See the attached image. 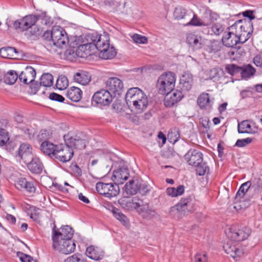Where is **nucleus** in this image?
I'll use <instances>...</instances> for the list:
<instances>
[{
	"instance_id": "f257e3e1",
	"label": "nucleus",
	"mask_w": 262,
	"mask_h": 262,
	"mask_svg": "<svg viewBox=\"0 0 262 262\" xmlns=\"http://www.w3.org/2000/svg\"><path fill=\"white\" fill-rule=\"evenodd\" d=\"M126 103L135 110L136 113H141L148 105V99L146 94L138 88L129 89L125 95Z\"/></svg>"
},
{
	"instance_id": "f03ea898",
	"label": "nucleus",
	"mask_w": 262,
	"mask_h": 262,
	"mask_svg": "<svg viewBox=\"0 0 262 262\" xmlns=\"http://www.w3.org/2000/svg\"><path fill=\"white\" fill-rule=\"evenodd\" d=\"M255 18L246 17L236 21L228 28L229 30L235 32V35L239 37L238 39L241 40V43L245 42L251 37L253 31L252 20Z\"/></svg>"
},
{
	"instance_id": "7ed1b4c3",
	"label": "nucleus",
	"mask_w": 262,
	"mask_h": 262,
	"mask_svg": "<svg viewBox=\"0 0 262 262\" xmlns=\"http://www.w3.org/2000/svg\"><path fill=\"white\" fill-rule=\"evenodd\" d=\"M193 202L190 196L182 198L176 205L170 208V215L175 219L182 218L193 210Z\"/></svg>"
},
{
	"instance_id": "20e7f679",
	"label": "nucleus",
	"mask_w": 262,
	"mask_h": 262,
	"mask_svg": "<svg viewBox=\"0 0 262 262\" xmlns=\"http://www.w3.org/2000/svg\"><path fill=\"white\" fill-rule=\"evenodd\" d=\"M176 75L172 72H165L160 76L157 83L159 94L165 95L172 91L175 86Z\"/></svg>"
},
{
	"instance_id": "39448f33",
	"label": "nucleus",
	"mask_w": 262,
	"mask_h": 262,
	"mask_svg": "<svg viewBox=\"0 0 262 262\" xmlns=\"http://www.w3.org/2000/svg\"><path fill=\"white\" fill-rule=\"evenodd\" d=\"M87 40L91 41V43L94 46V50L97 49L100 52L104 50V48L110 45V36L108 34L104 33L99 34L97 33H93L87 36Z\"/></svg>"
},
{
	"instance_id": "423d86ee",
	"label": "nucleus",
	"mask_w": 262,
	"mask_h": 262,
	"mask_svg": "<svg viewBox=\"0 0 262 262\" xmlns=\"http://www.w3.org/2000/svg\"><path fill=\"white\" fill-rule=\"evenodd\" d=\"M50 36L53 44L58 48H61L69 40L66 31L60 26H54L52 29Z\"/></svg>"
},
{
	"instance_id": "0eeeda50",
	"label": "nucleus",
	"mask_w": 262,
	"mask_h": 262,
	"mask_svg": "<svg viewBox=\"0 0 262 262\" xmlns=\"http://www.w3.org/2000/svg\"><path fill=\"white\" fill-rule=\"evenodd\" d=\"M96 188L99 193L107 198L116 196L120 191L118 185L115 182L114 184L98 182L96 184Z\"/></svg>"
},
{
	"instance_id": "6e6552de",
	"label": "nucleus",
	"mask_w": 262,
	"mask_h": 262,
	"mask_svg": "<svg viewBox=\"0 0 262 262\" xmlns=\"http://www.w3.org/2000/svg\"><path fill=\"white\" fill-rule=\"evenodd\" d=\"M52 247L54 250L59 252L65 254H69L74 251L76 245L72 239L57 241V238L54 237Z\"/></svg>"
},
{
	"instance_id": "1a4fd4ad",
	"label": "nucleus",
	"mask_w": 262,
	"mask_h": 262,
	"mask_svg": "<svg viewBox=\"0 0 262 262\" xmlns=\"http://www.w3.org/2000/svg\"><path fill=\"white\" fill-rule=\"evenodd\" d=\"M114 96L106 89H101L95 92L92 97V101L100 106H108L113 101Z\"/></svg>"
},
{
	"instance_id": "9d476101",
	"label": "nucleus",
	"mask_w": 262,
	"mask_h": 262,
	"mask_svg": "<svg viewBox=\"0 0 262 262\" xmlns=\"http://www.w3.org/2000/svg\"><path fill=\"white\" fill-rule=\"evenodd\" d=\"M73 149L67 145H60L56 147L53 158L56 159L62 162L69 161L73 156Z\"/></svg>"
},
{
	"instance_id": "9b49d317",
	"label": "nucleus",
	"mask_w": 262,
	"mask_h": 262,
	"mask_svg": "<svg viewBox=\"0 0 262 262\" xmlns=\"http://www.w3.org/2000/svg\"><path fill=\"white\" fill-rule=\"evenodd\" d=\"M64 140L67 145L72 149H83L85 147L86 141L77 135H72L68 133L64 136Z\"/></svg>"
},
{
	"instance_id": "f8f14e48",
	"label": "nucleus",
	"mask_w": 262,
	"mask_h": 262,
	"mask_svg": "<svg viewBox=\"0 0 262 262\" xmlns=\"http://www.w3.org/2000/svg\"><path fill=\"white\" fill-rule=\"evenodd\" d=\"M106 88L113 94L114 97L120 95L123 91V82L116 77H111L105 82Z\"/></svg>"
},
{
	"instance_id": "ddd939ff",
	"label": "nucleus",
	"mask_w": 262,
	"mask_h": 262,
	"mask_svg": "<svg viewBox=\"0 0 262 262\" xmlns=\"http://www.w3.org/2000/svg\"><path fill=\"white\" fill-rule=\"evenodd\" d=\"M184 159L189 165L196 166L203 161V154L199 150L191 148L185 155Z\"/></svg>"
},
{
	"instance_id": "4468645a",
	"label": "nucleus",
	"mask_w": 262,
	"mask_h": 262,
	"mask_svg": "<svg viewBox=\"0 0 262 262\" xmlns=\"http://www.w3.org/2000/svg\"><path fill=\"white\" fill-rule=\"evenodd\" d=\"M74 234V230L69 226L66 225L60 228L59 231L53 230L52 238L54 241V237L57 238V241L72 239Z\"/></svg>"
},
{
	"instance_id": "2eb2a0df",
	"label": "nucleus",
	"mask_w": 262,
	"mask_h": 262,
	"mask_svg": "<svg viewBox=\"0 0 262 262\" xmlns=\"http://www.w3.org/2000/svg\"><path fill=\"white\" fill-rule=\"evenodd\" d=\"M166 96L164 99V104L166 107H171L179 102L183 97L181 91L174 89L165 94Z\"/></svg>"
},
{
	"instance_id": "dca6fc26",
	"label": "nucleus",
	"mask_w": 262,
	"mask_h": 262,
	"mask_svg": "<svg viewBox=\"0 0 262 262\" xmlns=\"http://www.w3.org/2000/svg\"><path fill=\"white\" fill-rule=\"evenodd\" d=\"M36 77V72L34 69L30 66H27L19 74L18 78L19 80L25 84L31 83Z\"/></svg>"
},
{
	"instance_id": "f3484780",
	"label": "nucleus",
	"mask_w": 262,
	"mask_h": 262,
	"mask_svg": "<svg viewBox=\"0 0 262 262\" xmlns=\"http://www.w3.org/2000/svg\"><path fill=\"white\" fill-rule=\"evenodd\" d=\"M129 176L128 168L121 167L114 171L112 179L118 185L122 184L128 178Z\"/></svg>"
},
{
	"instance_id": "a211bd4d",
	"label": "nucleus",
	"mask_w": 262,
	"mask_h": 262,
	"mask_svg": "<svg viewBox=\"0 0 262 262\" xmlns=\"http://www.w3.org/2000/svg\"><path fill=\"white\" fill-rule=\"evenodd\" d=\"M38 17H21L14 21L13 27L16 29L26 30L34 25Z\"/></svg>"
},
{
	"instance_id": "6ab92c4d",
	"label": "nucleus",
	"mask_w": 262,
	"mask_h": 262,
	"mask_svg": "<svg viewBox=\"0 0 262 262\" xmlns=\"http://www.w3.org/2000/svg\"><path fill=\"white\" fill-rule=\"evenodd\" d=\"M53 83V76L51 74L45 73L40 77L39 84L37 83L32 84L30 85V88L32 89V91L35 93L38 90L41 85L45 87H50L52 85Z\"/></svg>"
},
{
	"instance_id": "aec40b11",
	"label": "nucleus",
	"mask_w": 262,
	"mask_h": 262,
	"mask_svg": "<svg viewBox=\"0 0 262 262\" xmlns=\"http://www.w3.org/2000/svg\"><path fill=\"white\" fill-rule=\"evenodd\" d=\"M239 37L235 35L234 31L225 32L222 37L223 43L227 47H233L236 46L237 43H241V40L238 39Z\"/></svg>"
},
{
	"instance_id": "412c9836",
	"label": "nucleus",
	"mask_w": 262,
	"mask_h": 262,
	"mask_svg": "<svg viewBox=\"0 0 262 262\" xmlns=\"http://www.w3.org/2000/svg\"><path fill=\"white\" fill-rule=\"evenodd\" d=\"M138 199V197L123 196L118 202L122 208L128 210H132L136 208L137 205H139V203H137Z\"/></svg>"
},
{
	"instance_id": "4be33fe9",
	"label": "nucleus",
	"mask_w": 262,
	"mask_h": 262,
	"mask_svg": "<svg viewBox=\"0 0 262 262\" xmlns=\"http://www.w3.org/2000/svg\"><path fill=\"white\" fill-rule=\"evenodd\" d=\"M223 248L225 252L234 259L237 257H241L244 254L243 250L236 247L234 243L232 241L227 242L223 246Z\"/></svg>"
},
{
	"instance_id": "5701e85b",
	"label": "nucleus",
	"mask_w": 262,
	"mask_h": 262,
	"mask_svg": "<svg viewBox=\"0 0 262 262\" xmlns=\"http://www.w3.org/2000/svg\"><path fill=\"white\" fill-rule=\"evenodd\" d=\"M141 180L138 179L130 180L128 183L125 184L124 190L127 194L133 195L141 189Z\"/></svg>"
},
{
	"instance_id": "b1692460",
	"label": "nucleus",
	"mask_w": 262,
	"mask_h": 262,
	"mask_svg": "<svg viewBox=\"0 0 262 262\" xmlns=\"http://www.w3.org/2000/svg\"><path fill=\"white\" fill-rule=\"evenodd\" d=\"M76 50L78 57L85 58L94 53V46L90 42L79 46Z\"/></svg>"
},
{
	"instance_id": "393cba45",
	"label": "nucleus",
	"mask_w": 262,
	"mask_h": 262,
	"mask_svg": "<svg viewBox=\"0 0 262 262\" xmlns=\"http://www.w3.org/2000/svg\"><path fill=\"white\" fill-rule=\"evenodd\" d=\"M251 233V230L247 227H244L242 229L236 231H231L229 236L233 241H242L247 238Z\"/></svg>"
},
{
	"instance_id": "a878e982",
	"label": "nucleus",
	"mask_w": 262,
	"mask_h": 262,
	"mask_svg": "<svg viewBox=\"0 0 262 262\" xmlns=\"http://www.w3.org/2000/svg\"><path fill=\"white\" fill-rule=\"evenodd\" d=\"M197 103L202 110L210 111L212 108L213 101L208 93H203L198 98Z\"/></svg>"
},
{
	"instance_id": "bb28decb",
	"label": "nucleus",
	"mask_w": 262,
	"mask_h": 262,
	"mask_svg": "<svg viewBox=\"0 0 262 262\" xmlns=\"http://www.w3.org/2000/svg\"><path fill=\"white\" fill-rule=\"evenodd\" d=\"M16 188L21 191L26 190L29 192H34L35 191V187L33 183L28 182L25 178L18 179L15 183Z\"/></svg>"
},
{
	"instance_id": "cd10ccee",
	"label": "nucleus",
	"mask_w": 262,
	"mask_h": 262,
	"mask_svg": "<svg viewBox=\"0 0 262 262\" xmlns=\"http://www.w3.org/2000/svg\"><path fill=\"white\" fill-rule=\"evenodd\" d=\"M86 255L91 259L98 260L103 257V253L98 247L90 246L87 247L85 251Z\"/></svg>"
},
{
	"instance_id": "c85d7f7f",
	"label": "nucleus",
	"mask_w": 262,
	"mask_h": 262,
	"mask_svg": "<svg viewBox=\"0 0 262 262\" xmlns=\"http://www.w3.org/2000/svg\"><path fill=\"white\" fill-rule=\"evenodd\" d=\"M82 92L78 88L71 87L67 92L66 96L73 102H78L82 98Z\"/></svg>"
},
{
	"instance_id": "c756f323",
	"label": "nucleus",
	"mask_w": 262,
	"mask_h": 262,
	"mask_svg": "<svg viewBox=\"0 0 262 262\" xmlns=\"http://www.w3.org/2000/svg\"><path fill=\"white\" fill-rule=\"evenodd\" d=\"M57 146L52 142L45 141L41 144L40 149L43 153L53 158Z\"/></svg>"
},
{
	"instance_id": "7c9ffc66",
	"label": "nucleus",
	"mask_w": 262,
	"mask_h": 262,
	"mask_svg": "<svg viewBox=\"0 0 262 262\" xmlns=\"http://www.w3.org/2000/svg\"><path fill=\"white\" fill-rule=\"evenodd\" d=\"M27 166L32 173L36 174L41 173L43 169V165L38 158H33Z\"/></svg>"
},
{
	"instance_id": "2f4dec72",
	"label": "nucleus",
	"mask_w": 262,
	"mask_h": 262,
	"mask_svg": "<svg viewBox=\"0 0 262 262\" xmlns=\"http://www.w3.org/2000/svg\"><path fill=\"white\" fill-rule=\"evenodd\" d=\"M74 80L81 85H86L91 80V76L86 72L76 73L73 77Z\"/></svg>"
},
{
	"instance_id": "473e14b6",
	"label": "nucleus",
	"mask_w": 262,
	"mask_h": 262,
	"mask_svg": "<svg viewBox=\"0 0 262 262\" xmlns=\"http://www.w3.org/2000/svg\"><path fill=\"white\" fill-rule=\"evenodd\" d=\"M32 148L27 143H23L20 145L18 155L19 157L25 161L29 156H31Z\"/></svg>"
},
{
	"instance_id": "72a5a7b5",
	"label": "nucleus",
	"mask_w": 262,
	"mask_h": 262,
	"mask_svg": "<svg viewBox=\"0 0 262 262\" xmlns=\"http://www.w3.org/2000/svg\"><path fill=\"white\" fill-rule=\"evenodd\" d=\"M201 38L193 33H189L186 35V42L196 49L201 48Z\"/></svg>"
},
{
	"instance_id": "f704fd0d",
	"label": "nucleus",
	"mask_w": 262,
	"mask_h": 262,
	"mask_svg": "<svg viewBox=\"0 0 262 262\" xmlns=\"http://www.w3.org/2000/svg\"><path fill=\"white\" fill-rule=\"evenodd\" d=\"M117 52L114 47L108 45V47L104 48V50L100 52L99 56L103 59H110L116 56Z\"/></svg>"
},
{
	"instance_id": "c9c22d12",
	"label": "nucleus",
	"mask_w": 262,
	"mask_h": 262,
	"mask_svg": "<svg viewBox=\"0 0 262 262\" xmlns=\"http://www.w3.org/2000/svg\"><path fill=\"white\" fill-rule=\"evenodd\" d=\"M137 203H139V205H137L134 209L136 210L143 217H147V215L150 214L151 211L149 208L148 205L147 204H144L143 201L139 198Z\"/></svg>"
},
{
	"instance_id": "e433bc0d",
	"label": "nucleus",
	"mask_w": 262,
	"mask_h": 262,
	"mask_svg": "<svg viewBox=\"0 0 262 262\" xmlns=\"http://www.w3.org/2000/svg\"><path fill=\"white\" fill-rule=\"evenodd\" d=\"M112 212L114 216L118 220H119L123 225L125 227L129 226V221L121 210L117 208H113L112 210Z\"/></svg>"
},
{
	"instance_id": "4c0bfd02",
	"label": "nucleus",
	"mask_w": 262,
	"mask_h": 262,
	"mask_svg": "<svg viewBox=\"0 0 262 262\" xmlns=\"http://www.w3.org/2000/svg\"><path fill=\"white\" fill-rule=\"evenodd\" d=\"M192 75L189 74L183 75L180 79V84L182 85V89L184 91H189L192 88Z\"/></svg>"
},
{
	"instance_id": "58836bf2",
	"label": "nucleus",
	"mask_w": 262,
	"mask_h": 262,
	"mask_svg": "<svg viewBox=\"0 0 262 262\" xmlns=\"http://www.w3.org/2000/svg\"><path fill=\"white\" fill-rule=\"evenodd\" d=\"M185 191V187L184 185H181L177 188L168 187L166 189V193L171 198L177 197L182 195Z\"/></svg>"
},
{
	"instance_id": "ea45409f",
	"label": "nucleus",
	"mask_w": 262,
	"mask_h": 262,
	"mask_svg": "<svg viewBox=\"0 0 262 262\" xmlns=\"http://www.w3.org/2000/svg\"><path fill=\"white\" fill-rule=\"evenodd\" d=\"M222 47L221 43L218 40H213L205 47V50L209 53H215Z\"/></svg>"
},
{
	"instance_id": "a19ab883",
	"label": "nucleus",
	"mask_w": 262,
	"mask_h": 262,
	"mask_svg": "<svg viewBox=\"0 0 262 262\" xmlns=\"http://www.w3.org/2000/svg\"><path fill=\"white\" fill-rule=\"evenodd\" d=\"M18 78V75L15 71H10L5 74L4 82L8 84H14Z\"/></svg>"
},
{
	"instance_id": "79ce46f5",
	"label": "nucleus",
	"mask_w": 262,
	"mask_h": 262,
	"mask_svg": "<svg viewBox=\"0 0 262 262\" xmlns=\"http://www.w3.org/2000/svg\"><path fill=\"white\" fill-rule=\"evenodd\" d=\"M255 72V69L251 64H249L242 68L241 75L243 78H248L254 75Z\"/></svg>"
},
{
	"instance_id": "37998d69",
	"label": "nucleus",
	"mask_w": 262,
	"mask_h": 262,
	"mask_svg": "<svg viewBox=\"0 0 262 262\" xmlns=\"http://www.w3.org/2000/svg\"><path fill=\"white\" fill-rule=\"evenodd\" d=\"M3 52H6V56L2 55V57L4 58H11L13 56H14V54L17 55H18V51L17 49L13 47H6L2 48L0 50V54H2Z\"/></svg>"
},
{
	"instance_id": "c03bdc74",
	"label": "nucleus",
	"mask_w": 262,
	"mask_h": 262,
	"mask_svg": "<svg viewBox=\"0 0 262 262\" xmlns=\"http://www.w3.org/2000/svg\"><path fill=\"white\" fill-rule=\"evenodd\" d=\"M239 133H250L252 132L251 126L247 120L243 121L238 124Z\"/></svg>"
},
{
	"instance_id": "a18cd8bd",
	"label": "nucleus",
	"mask_w": 262,
	"mask_h": 262,
	"mask_svg": "<svg viewBox=\"0 0 262 262\" xmlns=\"http://www.w3.org/2000/svg\"><path fill=\"white\" fill-rule=\"evenodd\" d=\"M68 84L69 81L67 78L64 76H61L57 78L56 86L58 89L62 90L67 88Z\"/></svg>"
},
{
	"instance_id": "49530a36",
	"label": "nucleus",
	"mask_w": 262,
	"mask_h": 262,
	"mask_svg": "<svg viewBox=\"0 0 262 262\" xmlns=\"http://www.w3.org/2000/svg\"><path fill=\"white\" fill-rule=\"evenodd\" d=\"M242 67L234 64H227L225 67V71L231 75H234L238 73H241Z\"/></svg>"
},
{
	"instance_id": "de8ad7c7",
	"label": "nucleus",
	"mask_w": 262,
	"mask_h": 262,
	"mask_svg": "<svg viewBox=\"0 0 262 262\" xmlns=\"http://www.w3.org/2000/svg\"><path fill=\"white\" fill-rule=\"evenodd\" d=\"M196 172L198 175L204 176L207 171H209V167L207 165L206 162L203 161L198 165H196Z\"/></svg>"
},
{
	"instance_id": "09e8293b",
	"label": "nucleus",
	"mask_w": 262,
	"mask_h": 262,
	"mask_svg": "<svg viewBox=\"0 0 262 262\" xmlns=\"http://www.w3.org/2000/svg\"><path fill=\"white\" fill-rule=\"evenodd\" d=\"M64 55L65 56V58L70 61H74L76 57H78L76 50H74L73 49L67 50Z\"/></svg>"
},
{
	"instance_id": "8fccbe9b",
	"label": "nucleus",
	"mask_w": 262,
	"mask_h": 262,
	"mask_svg": "<svg viewBox=\"0 0 262 262\" xmlns=\"http://www.w3.org/2000/svg\"><path fill=\"white\" fill-rule=\"evenodd\" d=\"M52 136L51 133L46 129L41 130L37 135V139L39 141H47L50 139Z\"/></svg>"
},
{
	"instance_id": "3c124183",
	"label": "nucleus",
	"mask_w": 262,
	"mask_h": 262,
	"mask_svg": "<svg viewBox=\"0 0 262 262\" xmlns=\"http://www.w3.org/2000/svg\"><path fill=\"white\" fill-rule=\"evenodd\" d=\"M9 140L8 133L5 129L0 128V146L5 145Z\"/></svg>"
},
{
	"instance_id": "603ef678",
	"label": "nucleus",
	"mask_w": 262,
	"mask_h": 262,
	"mask_svg": "<svg viewBox=\"0 0 262 262\" xmlns=\"http://www.w3.org/2000/svg\"><path fill=\"white\" fill-rule=\"evenodd\" d=\"M82 255L79 254H74L72 256L67 257L64 262H83Z\"/></svg>"
},
{
	"instance_id": "864d4df0",
	"label": "nucleus",
	"mask_w": 262,
	"mask_h": 262,
	"mask_svg": "<svg viewBox=\"0 0 262 262\" xmlns=\"http://www.w3.org/2000/svg\"><path fill=\"white\" fill-rule=\"evenodd\" d=\"M134 41L138 43H146L147 42V38L144 36L138 34H135L132 36Z\"/></svg>"
},
{
	"instance_id": "5fc2aeb1",
	"label": "nucleus",
	"mask_w": 262,
	"mask_h": 262,
	"mask_svg": "<svg viewBox=\"0 0 262 262\" xmlns=\"http://www.w3.org/2000/svg\"><path fill=\"white\" fill-rule=\"evenodd\" d=\"M173 14L174 16H185L186 15H191L190 13H188L186 9L180 6L175 8Z\"/></svg>"
},
{
	"instance_id": "6e6d98bb",
	"label": "nucleus",
	"mask_w": 262,
	"mask_h": 262,
	"mask_svg": "<svg viewBox=\"0 0 262 262\" xmlns=\"http://www.w3.org/2000/svg\"><path fill=\"white\" fill-rule=\"evenodd\" d=\"M252 140V139L251 138L238 139L236 142L235 146L239 147H243L251 143Z\"/></svg>"
},
{
	"instance_id": "4d7b16f0",
	"label": "nucleus",
	"mask_w": 262,
	"mask_h": 262,
	"mask_svg": "<svg viewBox=\"0 0 262 262\" xmlns=\"http://www.w3.org/2000/svg\"><path fill=\"white\" fill-rule=\"evenodd\" d=\"M208 258L205 252L198 253L195 254L194 257V262H207Z\"/></svg>"
},
{
	"instance_id": "13d9d810",
	"label": "nucleus",
	"mask_w": 262,
	"mask_h": 262,
	"mask_svg": "<svg viewBox=\"0 0 262 262\" xmlns=\"http://www.w3.org/2000/svg\"><path fill=\"white\" fill-rule=\"evenodd\" d=\"M201 26L207 25L205 23L202 21L198 17H192L191 20L184 26Z\"/></svg>"
},
{
	"instance_id": "bf43d9fd",
	"label": "nucleus",
	"mask_w": 262,
	"mask_h": 262,
	"mask_svg": "<svg viewBox=\"0 0 262 262\" xmlns=\"http://www.w3.org/2000/svg\"><path fill=\"white\" fill-rule=\"evenodd\" d=\"M251 182V186L254 189L259 190L262 188V180L260 178H254Z\"/></svg>"
},
{
	"instance_id": "052dcab7",
	"label": "nucleus",
	"mask_w": 262,
	"mask_h": 262,
	"mask_svg": "<svg viewBox=\"0 0 262 262\" xmlns=\"http://www.w3.org/2000/svg\"><path fill=\"white\" fill-rule=\"evenodd\" d=\"M17 255L21 262H31L33 260L31 256L20 252H18Z\"/></svg>"
},
{
	"instance_id": "680f3d73",
	"label": "nucleus",
	"mask_w": 262,
	"mask_h": 262,
	"mask_svg": "<svg viewBox=\"0 0 262 262\" xmlns=\"http://www.w3.org/2000/svg\"><path fill=\"white\" fill-rule=\"evenodd\" d=\"M49 97L52 100H54L60 102H62L64 100V98L62 96L55 93H51Z\"/></svg>"
},
{
	"instance_id": "e2e57ef3",
	"label": "nucleus",
	"mask_w": 262,
	"mask_h": 262,
	"mask_svg": "<svg viewBox=\"0 0 262 262\" xmlns=\"http://www.w3.org/2000/svg\"><path fill=\"white\" fill-rule=\"evenodd\" d=\"M253 63L256 67L262 68V52L253 58Z\"/></svg>"
},
{
	"instance_id": "0e129e2a",
	"label": "nucleus",
	"mask_w": 262,
	"mask_h": 262,
	"mask_svg": "<svg viewBox=\"0 0 262 262\" xmlns=\"http://www.w3.org/2000/svg\"><path fill=\"white\" fill-rule=\"evenodd\" d=\"M212 31L216 35H220L224 30L223 27L220 24H214L211 28Z\"/></svg>"
},
{
	"instance_id": "69168bd1",
	"label": "nucleus",
	"mask_w": 262,
	"mask_h": 262,
	"mask_svg": "<svg viewBox=\"0 0 262 262\" xmlns=\"http://www.w3.org/2000/svg\"><path fill=\"white\" fill-rule=\"evenodd\" d=\"M251 186V182L250 181H247L243 184L241 186L238 190H239L240 192H242L244 193V194H246V193L248 191Z\"/></svg>"
},
{
	"instance_id": "338daca9",
	"label": "nucleus",
	"mask_w": 262,
	"mask_h": 262,
	"mask_svg": "<svg viewBox=\"0 0 262 262\" xmlns=\"http://www.w3.org/2000/svg\"><path fill=\"white\" fill-rule=\"evenodd\" d=\"M24 132L29 139H31L34 137V130L32 128L25 127L24 128Z\"/></svg>"
},
{
	"instance_id": "774afa93",
	"label": "nucleus",
	"mask_w": 262,
	"mask_h": 262,
	"mask_svg": "<svg viewBox=\"0 0 262 262\" xmlns=\"http://www.w3.org/2000/svg\"><path fill=\"white\" fill-rule=\"evenodd\" d=\"M254 11L248 10L242 13H239L238 14L235 15V16H239L241 14H242L243 16H254Z\"/></svg>"
}]
</instances>
